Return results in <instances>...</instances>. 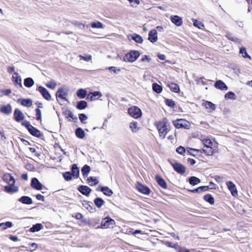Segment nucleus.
I'll list each match as a JSON object with an SVG mask.
<instances>
[{"mask_svg":"<svg viewBox=\"0 0 252 252\" xmlns=\"http://www.w3.org/2000/svg\"><path fill=\"white\" fill-rule=\"evenodd\" d=\"M202 105L206 109H210L211 111H214L216 109L215 105L210 101H206L203 102L202 103Z\"/></svg>","mask_w":252,"mask_h":252,"instance_id":"27","label":"nucleus"},{"mask_svg":"<svg viewBox=\"0 0 252 252\" xmlns=\"http://www.w3.org/2000/svg\"><path fill=\"white\" fill-rule=\"evenodd\" d=\"M18 102H20L22 105L27 107H31L32 105V100L31 99H18Z\"/></svg>","mask_w":252,"mask_h":252,"instance_id":"25","label":"nucleus"},{"mask_svg":"<svg viewBox=\"0 0 252 252\" xmlns=\"http://www.w3.org/2000/svg\"><path fill=\"white\" fill-rule=\"evenodd\" d=\"M87 102L84 100L78 101L76 106V108L79 110H82L86 108L87 106Z\"/></svg>","mask_w":252,"mask_h":252,"instance_id":"37","label":"nucleus"},{"mask_svg":"<svg viewBox=\"0 0 252 252\" xmlns=\"http://www.w3.org/2000/svg\"><path fill=\"white\" fill-rule=\"evenodd\" d=\"M14 118L16 122H19L24 120L25 116L21 110L16 108L14 112Z\"/></svg>","mask_w":252,"mask_h":252,"instance_id":"9","label":"nucleus"},{"mask_svg":"<svg viewBox=\"0 0 252 252\" xmlns=\"http://www.w3.org/2000/svg\"><path fill=\"white\" fill-rule=\"evenodd\" d=\"M226 37L229 40L235 41V42H239V39L237 38L234 37L231 33H227L226 34Z\"/></svg>","mask_w":252,"mask_h":252,"instance_id":"51","label":"nucleus"},{"mask_svg":"<svg viewBox=\"0 0 252 252\" xmlns=\"http://www.w3.org/2000/svg\"><path fill=\"white\" fill-rule=\"evenodd\" d=\"M22 125L25 126L27 129L28 130L30 128V127H31L32 125H31L29 122L27 121H25L22 123Z\"/></svg>","mask_w":252,"mask_h":252,"instance_id":"58","label":"nucleus"},{"mask_svg":"<svg viewBox=\"0 0 252 252\" xmlns=\"http://www.w3.org/2000/svg\"><path fill=\"white\" fill-rule=\"evenodd\" d=\"M108 69L110 71H113L115 73H118L120 71V69H116V67L115 66H111L108 68Z\"/></svg>","mask_w":252,"mask_h":252,"instance_id":"63","label":"nucleus"},{"mask_svg":"<svg viewBox=\"0 0 252 252\" xmlns=\"http://www.w3.org/2000/svg\"><path fill=\"white\" fill-rule=\"evenodd\" d=\"M173 124L174 126L177 128H180L181 127H184L185 128H188L189 127V123L188 121L183 120V119H179L173 122Z\"/></svg>","mask_w":252,"mask_h":252,"instance_id":"5","label":"nucleus"},{"mask_svg":"<svg viewBox=\"0 0 252 252\" xmlns=\"http://www.w3.org/2000/svg\"><path fill=\"white\" fill-rule=\"evenodd\" d=\"M165 104L168 105V106L171 107V108H173L175 106V101H173V100L172 99H166L165 101Z\"/></svg>","mask_w":252,"mask_h":252,"instance_id":"52","label":"nucleus"},{"mask_svg":"<svg viewBox=\"0 0 252 252\" xmlns=\"http://www.w3.org/2000/svg\"><path fill=\"white\" fill-rule=\"evenodd\" d=\"M131 38L138 43H141L143 42L142 37L137 34H133L131 36Z\"/></svg>","mask_w":252,"mask_h":252,"instance_id":"42","label":"nucleus"},{"mask_svg":"<svg viewBox=\"0 0 252 252\" xmlns=\"http://www.w3.org/2000/svg\"><path fill=\"white\" fill-rule=\"evenodd\" d=\"M92 94H93L94 97H96V98H97V99H98L99 97H101V96H102L101 93L100 92H97V91L92 92Z\"/></svg>","mask_w":252,"mask_h":252,"instance_id":"59","label":"nucleus"},{"mask_svg":"<svg viewBox=\"0 0 252 252\" xmlns=\"http://www.w3.org/2000/svg\"><path fill=\"white\" fill-rule=\"evenodd\" d=\"M12 81L15 84L19 85L21 88L22 87V79L21 77L18 75V73L17 72L14 73L12 76Z\"/></svg>","mask_w":252,"mask_h":252,"instance_id":"21","label":"nucleus"},{"mask_svg":"<svg viewBox=\"0 0 252 252\" xmlns=\"http://www.w3.org/2000/svg\"><path fill=\"white\" fill-rule=\"evenodd\" d=\"M0 112L5 115H9L12 112V107L10 104L2 105L0 108Z\"/></svg>","mask_w":252,"mask_h":252,"instance_id":"13","label":"nucleus"},{"mask_svg":"<svg viewBox=\"0 0 252 252\" xmlns=\"http://www.w3.org/2000/svg\"><path fill=\"white\" fill-rule=\"evenodd\" d=\"M56 83L55 81L53 80H51L49 81H48L47 84H46V86L51 89H54L56 87Z\"/></svg>","mask_w":252,"mask_h":252,"instance_id":"46","label":"nucleus"},{"mask_svg":"<svg viewBox=\"0 0 252 252\" xmlns=\"http://www.w3.org/2000/svg\"><path fill=\"white\" fill-rule=\"evenodd\" d=\"M226 186L228 189L230 190L231 194L233 196H236L238 195V192L235 184L232 181L227 182Z\"/></svg>","mask_w":252,"mask_h":252,"instance_id":"8","label":"nucleus"},{"mask_svg":"<svg viewBox=\"0 0 252 252\" xmlns=\"http://www.w3.org/2000/svg\"><path fill=\"white\" fill-rule=\"evenodd\" d=\"M46 100H50L51 99V95L48 90L42 86L38 87L36 89Z\"/></svg>","mask_w":252,"mask_h":252,"instance_id":"6","label":"nucleus"},{"mask_svg":"<svg viewBox=\"0 0 252 252\" xmlns=\"http://www.w3.org/2000/svg\"><path fill=\"white\" fill-rule=\"evenodd\" d=\"M150 60H151L150 58L148 56L144 55L141 59V61L142 62H149Z\"/></svg>","mask_w":252,"mask_h":252,"instance_id":"62","label":"nucleus"},{"mask_svg":"<svg viewBox=\"0 0 252 252\" xmlns=\"http://www.w3.org/2000/svg\"><path fill=\"white\" fill-rule=\"evenodd\" d=\"M31 186L37 190H41L43 186L36 178H33L32 179Z\"/></svg>","mask_w":252,"mask_h":252,"instance_id":"10","label":"nucleus"},{"mask_svg":"<svg viewBox=\"0 0 252 252\" xmlns=\"http://www.w3.org/2000/svg\"><path fill=\"white\" fill-rule=\"evenodd\" d=\"M137 189L139 191L144 194L148 195L150 193V189L142 184H138L137 186Z\"/></svg>","mask_w":252,"mask_h":252,"instance_id":"16","label":"nucleus"},{"mask_svg":"<svg viewBox=\"0 0 252 252\" xmlns=\"http://www.w3.org/2000/svg\"><path fill=\"white\" fill-rule=\"evenodd\" d=\"M91 27L93 28H97V29H102L103 28V24L99 22H92L91 23Z\"/></svg>","mask_w":252,"mask_h":252,"instance_id":"45","label":"nucleus"},{"mask_svg":"<svg viewBox=\"0 0 252 252\" xmlns=\"http://www.w3.org/2000/svg\"><path fill=\"white\" fill-rule=\"evenodd\" d=\"M201 182L200 180L194 176L190 177L189 178V183L190 185L195 186L200 183Z\"/></svg>","mask_w":252,"mask_h":252,"instance_id":"36","label":"nucleus"},{"mask_svg":"<svg viewBox=\"0 0 252 252\" xmlns=\"http://www.w3.org/2000/svg\"><path fill=\"white\" fill-rule=\"evenodd\" d=\"M88 184L91 186L96 185L98 183V181L95 178L89 177L87 179Z\"/></svg>","mask_w":252,"mask_h":252,"instance_id":"38","label":"nucleus"},{"mask_svg":"<svg viewBox=\"0 0 252 252\" xmlns=\"http://www.w3.org/2000/svg\"><path fill=\"white\" fill-rule=\"evenodd\" d=\"M63 176L67 181H70L72 179V177H73L70 172H64L63 174Z\"/></svg>","mask_w":252,"mask_h":252,"instance_id":"49","label":"nucleus"},{"mask_svg":"<svg viewBox=\"0 0 252 252\" xmlns=\"http://www.w3.org/2000/svg\"><path fill=\"white\" fill-rule=\"evenodd\" d=\"M193 25L195 27H196L199 29H201L202 27H204L203 24L201 22H200L196 19H194L193 20Z\"/></svg>","mask_w":252,"mask_h":252,"instance_id":"53","label":"nucleus"},{"mask_svg":"<svg viewBox=\"0 0 252 252\" xmlns=\"http://www.w3.org/2000/svg\"><path fill=\"white\" fill-rule=\"evenodd\" d=\"M28 131L31 134L36 137H40L41 135V132L32 126L31 127H30Z\"/></svg>","mask_w":252,"mask_h":252,"instance_id":"20","label":"nucleus"},{"mask_svg":"<svg viewBox=\"0 0 252 252\" xmlns=\"http://www.w3.org/2000/svg\"><path fill=\"white\" fill-rule=\"evenodd\" d=\"M82 204L84 207H85L86 209H87L88 210H89L90 211L91 210L93 209V207L90 205V203L89 202L84 201L82 203Z\"/></svg>","mask_w":252,"mask_h":252,"instance_id":"57","label":"nucleus"},{"mask_svg":"<svg viewBox=\"0 0 252 252\" xmlns=\"http://www.w3.org/2000/svg\"><path fill=\"white\" fill-rule=\"evenodd\" d=\"M155 126L158 130L159 136L162 138H164L169 131L170 125L167 119L163 118L161 121L157 122L155 123Z\"/></svg>","mask_w":252,"mask_h":252,"instance_id":"1","label":"nucleus"},{"mask_svg":"<svg viewBox=\"0 0 252 252\" xmlns=\"http://www.w3.org/2000/svg\"><path fill=\"white\" fill-rule=\"evenodd\" d=\"M14 185H9L4 187V191L8 193H14L18 191V188L15 187Z\"/></svg>","mask_w":252,"mask_h":252,"instance_id":"24","label":"nucleus"},{"mask_svg":"<svg viewBox=\"0 0 252 252\" xmlns=\"http://www.w3.org/2000/svg\"><path fill=\"white\" fill-rule=\"evenodd\" d=\"M174 169L179 174H183L186 172V167L181 163L175 162L171 163Z\"/></svg>","mask_w":252,"mask_h":252,"instance_id":"7","label":"nucleus"},{"mask_svg":"<svg viewBox=\"0 0 252 252\" xmlns=\"http://www.w3.org/2000/svg\"><path fill=\"white\" fill-rule=\"evenodd\" d=\"M202 150L204 154L208 156L213 155L215 153L212 148H206V149H203Z\"/></svg>","mask_w":252,"mask_h":252,"instance_id":"43","label":"nucleus"},{"mask_svg":"<svg viewBox=\"0 0 252 252\" xmlns=\"http://www.w3.org/2000/svg\"><path fill=\"white\" fill-rule=\"evenodd\" d=\"M91 170V168L88 165H85L82 168L81 171L84 177H87Z\"/></svg>","mask_w":252,"mask_h":252,"instance_id":"32","label":"nucleus"},{"mask_svg":"<svg viewBox=\"0 0 252 252\" xmlns=\"http://www.w3.org/2000/svg\"><path fill=\"white\" fill-rule=\"evenodd\" d=\"M36 112V116L37 120H41V111L38 108L35 109Z\"/></svg>","mask_w":252,"mask_h":252,"instance_id":"55","label":"nucleus"},{"mask_svg":"<svg viewBox=\"0 0 252 252\" xmlns=\"http://www.w3.org/2000/svg\"><path fill=\"white\" fill-rule=\"evenodd\" d=\"M168 86L170 89L174 93H178L180 91L179 87L177 84L171 83Z\"/></svg>","mask_w":252,"mask_h":252,"instance_id":"35","label":"nucleus"},{"mask_svg":"<svg viewBox=\"0 0 252 252\" xmlns=\"http://www.w3.org/2000/svg\"><path fill=\"white\" fill-rule=\"evenodd\" d=\"M96 190H97V191L100 190L101 191L103 192V193L105 195H106L108 196H111L113 193V192L112 191V190L107 187H101V186L98 187L96 189Z\"/></svg>","mask_w":252,"mask_h":252,"instance_id":"12","label":"nucleus"},{"mask_svg":"<svg viewBox=\"0 0 252 252\" xmlns=\"http://www.w3.org/2000/svg\"><path fill=\"white\" fill-rule=\"evenodd\" d=\"M34 82L33 80L31 78L28 77L24 80V85L27 88H31L34 85Z\"/></svg>","mask_w":252,"mask_h":252,"instance_id":"29","label":"nucleus"},{"mask_svg":"<svg viewBox=\"0 0 252 252\" xmlns=\"http://www.w3.org/2000/svg\"><path fill=\"white\" fill-rule=\"evenodd\" d=\"M156 179L159 186H160L161 188L163 189L167 188V184L166 182L161 177L157 175L156 177Z\"/></svg>","mask_w":252,"mask_h":252,"instance_id":"26","label":"nucleus"},{"mask_svg":"<svg viewBox=\"0 0 252 252\" xmlns=\"http://www.w3.org/2000/svg\"><path fill=\"white\" fill-rule=\"evenodd\" d=\"M87 92L85 90L83 89H80L77 92V96L81 98H84L87 95Z\"/></svg>","mask_w":252,"mask_h":252,"instance_id":"34","label":"nucleus"},{"mask_svg":"<svg viewBox=\"0 0 252 252\" xmlns=\"http://www.w3.org/2000/svg\"><path fill=\"white\" fill-rule=\"evenodd\" d=\"M43 228V225L41 223H36L33 225L30 230L32 232H35L39 231Z\"/></svg>","mask_w":252,"mask_h":252,"instance_id":"33","label":"nucleus"},{"mask_svg":"<svg viewBox=\"0 0 252 252\" xmlns=\"http://www.w3.org/2000/svg\"><path fill=\"white\" fill-rule=\"evenodd\" d=\"M19 201L23 204H32V198L27 196H23L19 199Z\"/></svg>","mask_w":252,"mask_h":252,"instance_id":"23","label":"nucleus"},{"mask_svg":"<svg viewBox=\"0 0 252 252\" xmlns=\"http://www.w3.org/2000/svg\"><path fill=\"white\" fill-rule=\"evenodd\" d=\"M152 88L153 91L158 94L160 93L162 90L161 86L156 83L153 84Z\"/></svg>","mask_w":252,"mask_h":252,"instance_id":"40","label":"nucleus"},{"mask_svg":"<svg viewBox=\"0 0 252 252\" xmlns=\"http://www.w3.org/2000/svg\"><path fill=\"white\" fill-rule=\"evenodd\" d=\"M170 20L177 26H180L183 24L182 19L177 15L171 16Z\"/></svg>","mask_w":252,"mask_h":252,"instance_id":"18","label":"nucleus"},{"mask_svg":"<svg viewBox=\"0 0 252 252\" xmlns=\"http://www.w3.org/2000/svg\"><path fill=\"white\" fill-rule=\"evenodd\" d=\"M140 53L138 51L132 50L124 57V60L126 62L133 63L139 57Z\"/></svg>","mask_w":252,"mask_h":252,"instance_id":"2","label":"nucleus"},{"mask_svg":"<svg viewBox=\"0 0 252 252\" xmlns=\"http://www.w3.org/2000/svg\"><path fill=\"white\" fill-rule=\"evenodd\" d=\"M87 98L91 101H94V100L97 99V98L94 97L93 94H92V92L89 93L87 96Z\"/></svg>","mask_w":252,"mask_h":252,"instance_id":"61","label":"nucleus"},{"mask_svg":"<svg viewBox=\"0 0 252 252\" xmlns=\"http://www.w3.org/2000/svg\"><path fill=\"white\" fill-rule=\"evenodd\" d=\"M204 199L209 202L211 205L214 204V198L210 194H207L203 197Z\"/></svg>","mask_w":252,"mask_h":252,"instance_id":"39","label":"nucleus"},{"mask_svg":"<svg viewBox=\"0 0 252 252\" xmlns=\"http://www.w3.org/2000/svg\"><path fill=\"white\" fill-rule=\"evenodd\" d=\"M115 224V221L114 220L109 217H106L102 220L101 226L102 228L105 229L108 227H113Z\"/></svg>","mask_w":252,"mask_h":252,"instance_id":"4","label":"nucleus"},{"mask_svg":"<svg viewBox=\"0 0 252 252\" xmlns=\"http://www.w3.org/2000/svg\"><path fill=\"white\" fill-rule=\"evenodd\" d=\"M13 223L10 221H7L0 223V227H2L3 229H5L7 228H10L12 227Z\"/></svg>","mask_w":252,"mask_h":252,"instance_id":"47","label":"nucleus"},{"mask_svg":"<svg viewBox=\"0 0 252 252\" xmlns=\"http://www.w3.org/2000/svg\"><path fill=\"white\" fill-rule=\"evenodd\" d=\"M148 39L152 43H155L157 41L158 33L156 30L153 29L149 32Z\"/></svg>","mask_w":252,"mask_h":252,"instance_id":"11","label":"nucleus"},{"mask_svg":"<svg viewBox=\"0 0 252 252\" xmlns=\"http://www.w3.org/2000/svg\"><path fill=\"white\" fill-rule=\"evenodd\" d=\"M4 181L7 182L9 185H14L15 179L9 174H6L3 177Z\"/></svg>","mask_w":252,"mask_h":252,"instance_id":"22","label":"nucleus"},{"mask_svg":"<svg viewBox=\"0 0 252 252\" xmlns=\"http://www.w3.org/2000/svg\"><path fill=\"white\" fill-rule=\"evenodd\" d=\"M224 97L226 99H231L235 100L236 99L235 94L232 92H229L225 94Z\"/></svg>","mask_w":252,"mask_h":252,"instance_id":"41","label":"nucleus"},{"mask_svg":"<svg viewBox=\"0 0 252 252\" xmlns=\"http://www.w3.org/2000/svg\"><path fill=\"white\" fill-rule=\"evenodd\" d=\"M79 57L83 59L84 60L87 61V62L90 61L92 59V56L91 55H88L87 56H83L82 55H80Z\"/></svg>","mask_w":252,"mask_h":252,"instance_id":"60","label":"nucleus"},{"mask_svg":"<svg viewBox=\"0 0 252 252\" xmlns=\"http://www.w3.org/2000/svg\"><path fill=\"white\" fill-rule=\"evenodd\" d=\"M36 198L38 200L44 201V196L40 194H38L36 195Z\"/></svg>","mask_w":252,"mask_h":252,"instance_id":"64","label":"nucleus"},{"mask_svg":"<svg viewBox=\"0 0 252 252\" xmlns=\"http://www.w3.org/2000/svg\"><path fill=\"white\" fill-rule=\"evenodd\" d=\"M214 86L216 88L221 90H227L228 89L227 86L220 80L217 81L214 84Z\"/></svg>","mask_w":252,"mask_h":252,"instance_id":"17","label":"nucleus"},{"mask_svg":"<svg viewBox=\"0 0 252 252\" xmlns=\"http://www.w3.org/2000/svg\"><path fill=\"white\" fill-rule=\"evenodd\" d=\"M240 54H242L244 58H248L251 59V57L248 55L246 48L244 47H242L240 49Z\"/></svg>","mask_w":252,"mask_h":252,"instance_id":"48","label":"nucleus"},{"mask_svg":"<svg viewBox=\"0 0 252 252\" xmlns=\"http://www.w3.org/2000/svg\"><path fill=\"white\" fill-rule=\"evenodd\" d=\"M72 176L75 178H77L79 176L80 170L77 167V164H73L71 167V171L70 172Z\"/></svg>","mask_w":252,"mask_h":252,"instance_id":"19","label":"nucleus"},{"mask_svg":"<svg viewBox=\"0 0 252 252\" xmlns=\"http://www.w3.org/2000/svg\"><path fill=\"white\" fill-rule=\"evenodd\" d=\"M79 118L82 123L85 124L86 122H85V121H86L88 119V117L85 114L82 113L79 114Z\"/></svg>","mask_w":252,"mask_h":252,"instance_id":"54","label":"nucleus"},{"mask_svg":"<svg viewBox=\"0 0 252 252\" xmlns=\"http://www.w3.org/2000/svg\"><path fill=\"white\" fill-rule=\"evenodd\" d=\"M67 95V91L64 90L62 88L59 89L56 93L57 97H59L62 99L66 100V96Z\"/></svg>","mask_w":252,"mask_h":252,"instance_id":"15","label":"nucleus"},{"mask_svg":"<svg viewBox=\"0 0 252 252\" xmlns=\"http://www.w3.org/2000/svg\"><path fill=\"white\" fill-rule=\"evenodd\" d=\"M209 189H210V188L209 187V186H201L196 189H194L193 190H190V191L193 193H195V192L201 193L203 191H206L208 190Z\"/></svg>","mask_w":252,"mask_h":252,"instance_id":"28","label":"nucleus"},{"mask_svg":"<svg viewBox=\"0 0 252 252\" xmlns=\"http://www.w3.org/2000/svg\"><path fill=\"white\" fill-rule=\"evenodd\" d=\"M129 127L133 132H136L138 130L137 128V123L136 122H133L130 124Z\"/></svg>","mask_w":252,"mask_h":252,"instance_id":"50","label":"nucleus"},{"mask_svg":"<svg viewBox=\"0 0 252 252\" xmlns=\"http://www.w3.org/2000/svg\"><path fill=\"white\" fill-rule=\"evenodd\" d=\"M75 135L78 138H80V139L83 138L85 136L84 131L80 127H78L76 129Z\"/></svg>","mask_w":252,"mask_h":252,"instance_id":"30","label":"nucleus"},{"mask_svg":"<svg viewBox=\"0 0 252 252\" xmlns=\"http://www.w3.org/2000/svg\"><path fill=\"white\" fill-rule=\"evenodd\" d=\"M203 144L204 146L206 148H212L213 143V142L209 139H205L202 140Z\"/></svg>","mask_w":252,"mask_h":252,"instance_id":"44","label":"nucleus"},{"mask_svg":"<svg viewBox=\"0 0 252 252\" xmlns=\"http://www.w3.org/2000/svg\"><path fill=\"white\" fill-rule=\"evenodd\" d=\"M176 152L181 155H183L185 153L186 150L184 147L180 146L176 149Z\"/></svg>","mask_w":252,"mask_h":252,"instance_id":"56","label":"nucleus"},{"mask_svg":"<svg viewBox=\"0 0 252 252\" xmlns=\"http://www.w3.org/2000/svg\"><path fill=\"white\" fill-rule=\"evenodd\" d=\"M95 205L98 208H101L104 204V201L100 197H97L94 200Z\"/></svg>","mask_w":252,"mask_h":252,"instance_id":"31","label":"nucleus"},{"mask_svg":"<svg viewBox=\"0 0 252 252\" xmlns=\"http://www.w3.org/2000/svg\"><path fill=\"white\" fill-rule=\"evenodd\" d=\"M128 114L132 117L137 119L141 117L142 113L141 110L136 106H133L128 110Z\"/></svg>","mask_w":252,"mask_h":252,"instance_id":"3","label":"nucleus"},{"mask_svg":"<svg viewBox=\"0 0 252 252\" xmlns=\"http://www.w3.org/2000/svg\"><path fill=\"white\" fill-rule=\"evenodd\" d=\"M78 190L83 195L88 196L92 191V189L88 186H80L79 187Z\"/></svg>","mask_w":252,"mask_h":252,"instance_id":"14","label":"nucleus"}]
</instances>
